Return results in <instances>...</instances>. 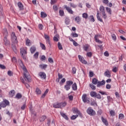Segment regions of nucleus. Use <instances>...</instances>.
Here are the masks:
<instances>
[{
	"instance_id": "38",
	"label": "nucleus",
	"mask_w": 126,
	"mask_h": 126,
	"mask_svg": "<svg viewBox=\"0 0 126 126\" xmlns=\"http://www.w3.org/2000/svg\"><path fill=\"white\" fill-rule=\"evenodd\" d=\"M41 17H42V18H45L47 17V14H46L45 12H41Z\"/></svg>"
},
{
	"instance_id": "20",
	"label": "nucleus",
	"mask_w": 126,
	"mask_h": 126,
	"mask_svg": "<svg viewBox=\"0 0 126 126\" xmlns=\"http://www.w3.org/2000/svg\"><path fill=\"white\" fill-rule=\"evenodd\" d=\"M98 81H99L98 80V79L94 78L93 79L92 83H93V84H94V85H96V84L97 85L98 84Z\"/></svg>"
},
{
	"instance_id": "54",
	"label": "nucleus",
	"mask_w": 126,
	"mask_h": 126,
	"mask_svg": "<svg viewBox=\"0 0 126 126\" xmlns=\"http://www.w3.org/2000/svg\"><path fill=\"white\" fill-rule=\"evenodd\" d=\"M111 36H112L113 40H117V36H116V34L113 33V34H112Z\"/></svg>"
},
{
	"instance_id": "27",
	"label": "nucleus",
	"mask_w": 126,
	"mask_h": 126,
	"mask_svg": "<svg viewBox=\"0 0 126 126\" xmlns=\"http://www.w3.org/2000/svg\"><path fill=\"white\" fill-rule=\"evenodd\" d=\"M75 21H76V22H77V23H79V22L81 21V19L80 18V17L77 16L75 18Z\"/></svg>"
},
{
	"instance_id": "36",
	"label": "nucleus",
	"mask_w": 126,
	"mask_h": 126,
	"mask_svg": "<svg viewBox=\"0 0 126 126\" xmlns=\"http://www.w3.org/2000/svg\"><path fill=\"white\" fill-rule=\"evenodd\" d=\"M99 10L101 13L105 12V7L103 6H101L99 8Z\"/></svg>"
},
{
	"instance_id": "19",
	"label": "nucleus",
	"mask_w": 126,
	"mask_h": 126,
	"mask_svg": "<svg viewBox=\"0 0 126 126\" xmlns=\"http://www.w3.org/2000/svg\"><path fill=\"white\" fill-rule=\"evenodd\" d=\"M60 109H62V108H63L64 107H65L66 106V102L65 101L62 102L60 103Z\"/></svg>"
},
{
	"instance_id": "55",
	"label": "nucleus",
	"mask_w": 126,
	"mask_h": 126,
	"mask_svg": "<svg viewBox=\"0 0 126 126\" xmlns=\"http://www.w3.org/2000/svg\"><path fill=\"white\" fill-rule=\"evenodd\" d=\"M78 117V115H73L71 117V120H75Z\"/></svg>"
},
{
	"instance_id": "50",
	"label": "nucleus",
	"mask_w": 126,
	"mask_h": 126,
	"mask_svg": "<svg viewBox=\"0 0 126 126\" xmlns=\"http://www.w3.org/2000/svg\"><path fill=\"white\" fill-rule=\"evenodd\" d=\"M102 14V17L104 18V19H107V15L106 14V12H104L103 13H101Z\"/></svg>"
},
{
	"instance_id": "32",
	"label": "nucleus",
	"mask_w": 126,
	"mask_h": 126,
	"mask_svg": "<svg viewBox=\"0 0 126 126\" xmlns=\"http://www.w3.org/2000/svg\"><path fill=\"white\" fill-rule=\"evenodd\" d=\"M106 10L107 12L111 15L112 14V9H111L110 8H109L108 7H106Z\"/></svg>"
},
{
	"instance_id": "43",
	"label": "nucleus",
	"mask_w": 126,
	"mask_h": 126,
	"mask_svg": "<svg viewBox=\"0 0 126 126\" xmlns=\"http://www.w3.org/2000/svg\"><path fill=\"white\" fill-rule=\"evenodd\" d=\"M95 42H96V43H98V44H102L103 43V41L100 40L99 39V38H97V37H95Z\"/></svg>"
},
{
	"instance_id": "17",
	"label": "nucleus",
	"mask_w": 126,
	"mask_h": 126,
	"mask_svg": "<svg viewBox=\"0 0 126 126\" xmlns=\"http://www.w3.org/2000/svg\"><path fill=\"white\" fill-rule=\"evenodd\" d=\"M53 107L54 108H56V109H61V106L60 104V103H55L53 104Z\"/></svg>"
},
{
	"instance_id": "12",
	"label": "nucleus",
	"mask_w": 126,
	"mask_h": 126,
	"mask_svg": "<svg viewBox=\"0 0 126 126\" xmlns=\"http://www.w3.org/2000/svg\"><path fill=\"white\" fill-rule=\"evenodd\" d=\"M106 82L105 80H102L101 81H98L97 84V87H100V86H103V85H105Z\"/></svg>"
},
{
	"instance_id": "39",
	"label": "nucleus",
	"mask_w": 126,
	"mask_h": 126,
	"mask_svg": "<svg viewBox=\"0 0 126 126\" xmlns=\"http://www.w3.org/2000/svg\"><path fill=\"white\" fill-rule=\"evenodd\" d=\"M82 18H85V19H87L88 18V14L86 13H83Z\"/></svg>"
},
{
	"instance_id": "13",
	"label": "nucleus",
	"mask_w": 126,
	"mask_h": 126,
	"mask_svg": "<svg viewBox=\"0 0 126 126\" xmlns=\"http://www.w3.org/2000/svg\"><path fill=\"white\" fill-rule=\"evenodd\" d=\"M39 76L41 77V78H42L43 79H46V73L44 72H40L38 73Z\"/></svg>"
},
{
	"instance_id": "44",
	"label": "nucleus",
	"mask_w": 126,
	"mask_h": 126,
	"mask_svg": "<svg viewBox=\"0 0 126 126\" xmlns=\"http://www.w3.org/2000/svg\"><path fill=\"white\" fill-rule=\"evenodd\" d=\"M59 14L60 16H63V15H64V12L63 10H60Z\"/></svg>"
},
{
	"instance_id": "1",
	"label": "nucleus",
	"mask_w": 126,
	"mask_h": 126,
	"mask_svg": "<svg viewBox=\"0 0 126 126\" xmlns=\"http://www.w3.org/2000/svg\"><path fill=\"white\" fill-rule=\"evenodd\" d=\"M18 63L20 66L24 71L23 74L24 78L25 81H26V82H27L28 83H29V82H31V79H30V75H29V73L28 72L26 67L25 66V65H24L23 62H22V61L21 60L19 59Z\"/></svg>"
},
{
	"instance_id": "48",
	"label": "nucleus",
	"mask_w": 126,
	"mask_h": 126,
	"mask_svg": "<svg viewBox=\"0 0 126 126\" xmlns=\"http://www.w3.org/2000/svg\"><path fill=\"white\" fill-rule=\"evenodd\" d=\"M90 87L93 90H95L96 89V86H94V85H93V84H90Z\"/></svg>"
},
{
	"instance_id": "61",
	"label": "nucleus",
	"mask_w": 126,
	"mask_h": 126,
	"mask_svg": "<svg viewBox=\"0 0 126 126\" xmlns=\"http://www.w3.org/2000/svg\"><path fill=\"white\" fill-rule=\"evenodd\" d=\"M91 104L92 106H97V103L94 100L93 101H92Z\"/></svg>"
},
{
	"instance_id": "11",
	"label": "nucleus",
	"mask_w": 126,
	"mask_h": 126,
	"mask_svg": "<svg viewBox=\"0 0 126 126\" xmlns=\"http://www.w3.org/2000/svg\"><path fill=\"white\" fill-rule=\"evenodd\" d=\"M44 38L45 40H46V42L49 44V46H51V41H50V36L49 35L45 34H44Z\"/></svg>"
},
{
	"instance_id": "15",
	"label": "nucleus",
	"mask_w": 126,
	"mask_h": 126,
	"mask_svg": "<svg viewBox=\"0 0 126 126\" xmlns=\"http://www.w3.org/2000/svg\"><path fill=\"white\" fill-rule=\"evenodd\" d=\"M82 99L84 103H87V94H83L82 96Z\"/></svg>"
},
{
	"instance_id": "9",
	"label": "nucleus",
	"mask_w": 126,
	"mask_h": 126,
	"mask_svg": "<svg viewBox=\"0 0 126 126\" xmlns=\"http://www.w3.org/2000/svg\"><path fill=\"white\" fill-rule=\"evenodd\" d=\"M96 17H97V19L98 21H99L100 22H101L102 23H104V22L103 21V20L102 19L101 16H100V13H99L98 10H97V11Z\"/></svg>"
},
{
	"instance_id": "34",
	"label": "nucleus",
	"mask_w": 126,
	"mask_h": 126,
	"mask_svg": "<svg viewBox=\"0 0 126 126\" xmlns=\"http://www.w3.org/2000/svg\"><path fill=\"white\" fill-rule=\"evenodd\" d=\"M46 119H47V117H46V116H42L40 117L39 119V121L40 122H44V121H45V120H46Z\"/></svg>"
},
{
	"instance_id": "47",
	"label": "nucleus",
	"mask_w": 126,
	"mask_h": 126,
	"mask_svg": "<svg viewBox=\"0 0 126 126\" xmlns=\"http://www.w3.org/2000/svg\"><path fill=\"white\" fill-rule=\"evenodd\" d=\"M58 47L60 50H63V45L61 44V42H58Z\"/></svg>"
},
{
	"instance_id": "33",
	"label": "nucleus",
	"mask_w": 126,
	"mask_h": 126,
	"mask_svg": "<svg viewBox=\"0 0 126 126\" xmlns=\"http://www.w3.org/2000/svg\"><path fill=\"white\" fill-rule=\"evenodd\" d=\"M12 49L13 52H14V53H15V54H16V53H17V49H16V46H15V45H14L12 44Z\"/></svg>"
},
{
	"instance_id": "62",
	"label": "nucleus",
	"mask_w": 126,
	"mask_h": 126,
	"mask_svg": "<svg viewBox=\"0 0 126 126\" xmlns=\"http://www.w3.org/2000/svg\"><path fill=\"white\" fill-rule=\"evenodd\" d=\"M65 23L66 24V25H68V24H69V19L66 18L65 19Z\"/></svg>"
},
{
	"instance_id": "5",
	"label": "nucleus",
	"mask_w": 126,
	"mask_h": 126,
	"mask_svg": "<svg viewBox=\"0 0 126 126\" xmlns=\"http://www.w3.org/2000/svg\"><path fill=\"white\" fill-rule=\"evenodd\" d=\"M8 105H9V101L6 99L4 100L0 103V106L2 108H5V107L8 106Z\"/></svg>"
},
{
	"instance_id": "2",
	"label": "nucleus",
	"mask_w": 126,
	"mask_h": 126,
	"mask_svg": "<svg viewBox=\"0 0 126 126\" xmlns=\"http://www.w3.org/2000/svg\"><path fill=\"white\" fill-rule=\"evenodd\" d=\"M20 53L21 57H23V60H26V54H27V50L26 48L23 47L20 49Z\"/></svg>"
},
{
	"instance_id": "45",
	"label": "nucleus",
	"mask_w": 126,
	"mask_h": 126,
	"mask_svg": "<svg viewBox=\"0 0 126 126\" xmlns=\"http://www.w3.org/2000/svg\"><path fill=\"white\" fill-rule=\"evenodd\" d=\"M90 20L92 22H95V19H94V16L93 15H91L90 16Z\"/></svg>"
},
{
	"instance_id": "35",
	"label": "nucleus",
	"mask_w": 126,
	"mask_h": 126,
	"mask_svg": "<svg viewBox=\"0 0 126 126\" xmlns=\"http://www.w3.org/2000/svg\"><path fill=\"white\" fill-rule=\"evenodd\" d=\"M53 40L55 42L59 41V34H56L54 37Z\"/></svg>"
},
{
	"instance_id": "60",
	"label": "nucleus",
	"mask_w": 126,
	"mask_h": 126,
	"mask_svg": "<svg viewBox=\"0 0 126 126\" xmlns=\"http://www.w3.org/2000/svg\"><path fill=\"white\" fill-rule=\"evenodd\" d=\"M71 35H72V37H74L75 38L78 37V34L76 33H72Z\"/></svg>"
},
{
	"instance_id": "64",
	"label": "nucleus",
	"mask_w": 126,
	"mask_h": 126,
	"mask_svg": "<svg viewBox=\"0 0 126 126\" xmlns=\"http://www.w3.org/2000/svg\"><path fill=\"white\" fill-rule=\"evenodd\" d=\"M7 115H8V116L10 117V118H12V113L9 112V111H7L6 113Z\"/></svg>"
},
{
	"instance_id": "6",
	"label": "nucleus",
	"mask_w": 126,
	"mask_h": 126,
	"mask_svg": "<svg viewBox=\"0 0 126 126\" xmlns=\"http://www.w3.org/2000/svg\"><path fill=\"white\" fill-rule=\"evenodd\" d=\"M64 8H65L66 10L68 12V13H70V14H73V11H72V9L70 7L67 6V5H64Z\"/></svg>"
},
{
	"instance_id": "40",
	"label": "nucleus",
	"mask_w": 126,
	"mask_h": 126,
	"mask_svg": "<svg viewBox=\"0 0 126 126\" xmlns=\"http://www.w3.org/2000/svg\"><path fill=\"white\" fill-rule=\"evenodd\" d=\"M3 33L5 36H6L7 37V34H8V32H7V30H6V29H4L3 30Z\"/></svg>"
},
{
	"instance_id": "31",
	"label": "nucleus",
	"mask_w": 126,
	"mask_h": 126,
	"mask_svg": "<svg viewBox=\"0 0 126 126\" xmlns=\"http://www.w3.org/2000/svg\"><path fill=\"white\" fill-rule=\"evenodd\" d=\"M22 82H23V83H24V84L25 85L26 88H29L30 87V85H29V84L27 83H25V81H24V79H22Z\"/></svg>"
},
{
	"instance_id": "3",
	"label": "nucleus",
	"mask_w": 126,
	"mask_h": 126,
	"mask_svg": "<svg viewBox=\"0 0 126 126\" xmlns=\"http://www.w3.org/2000/svg\"><path fill=\"white\" fill-rule=\"evenodd\" d=\"M11 38L12 42L13 44H17L18 43V40H17V37L15 36V32H12L11 34Z\"/></svg>"
},
{
	"instance_id": "49",
	"label": "nucleus",
	"mask_w": 126,
	"mask_h": 126,
	"mask_svg": "<svg viewBox=\"0 0 126 126\" xmlns=\"http://www.w3.org/2000/svg\"><path fill=\"white\" fill-rule=\"evenodd\" d=\"M72 72L73 74H75L76 73V68L73 67L72 68Z\"/></svg>"
},
{
	"instance_id": "41",
	"label": "nucleus",
	"mask_w": 126,
	"mask_h": 126,
	"mask_svg": "<svg viewBox=\"0 0 126 126\" xmlns=\"http://www.w3.org/2000/svg\"><path fill=\"white\" fill-rule=\"evenodd\" d=\"M70 6L71 7H72L73 8H76V7H77V5L73 3H69Z\"/></svg>"
},
{
	"instance_id": "7",
	"label": "nucleus",
	"mask_w": 126,
	"mask_h": 126,
	"mask_svg": "<svg viewBox=\"0 0 126 126\" xmlns=\"http://www.w3.org/2000/svg\"><path fill=\"white\" fill-rule=\"evenodd\" d=\"M78 58L80 62H81L82 63H84V64H87V61H86V60L84 59V58H83V57L81 56V55H78Z\"/></svg>"
},
{
	"instance_id": "28",
	"label": "nucleus",
	"mask_w": 126,
	"mask_h": 126,
	"mask_svg": "<svg viewBox=\"0 0 126 126\" xmlns=\"http://www.w3.org/2000/svg\"><path fill=\"white\" fill-rule=\"evenodd\" d=\"M15 94V91H14V90H12L9 92V95H10V97H13V96H14V95Z\"/></svg>"
},
{
	"instance_id": "14",
	"label": "nucleus",
	"mask_w": 126,
	"mask_h": 126,
	"mask_svg": "<svg viewBox=\"0 0 126 126\" xmlns=\"http://www.w3.org/2000/svg\"><path fill=\"white\" fill-rule=\"evenodd\" d=\"M73 112L74 114H77L79 116H82V114L81 113L80 111L77 108H74Z\"/></svg>"
},
{
	"instance_id": "26",
	"label": "nucleus",
	"mask_w": 126,
	"mask_h": 126,
	"mask_svg": "<svg viewBox=\"0 0 126 126\" xmlns=\"http://www.w3.org/2000/svg\"><path fill=\"white\" fill-rule=\"evenodd\" d=\"M35 92H36V94L37 95H40L42 93V92L41 91V90H40V89H39L38 88H36V89L35 90Z\"/></svg>"
},
{
	"instance_id": "51",
	"label": "nucleus",
	"mask_w": 126,
	"mask_h": 126,
	"mask_svg": "<svg viewBox=\"0 0 126 126\" xmlns=\"http://www.w3.org/2000/svg\"><path fill=\"white\" fill-rule=\"evenodd\" d=\"M64 89H65V90H66V91H68V90L70 89V87L69 86H67V85H65L64 86Z\"/></svg>"
},
{
	"instance_id": "52",
	"label": "nucleus",
	"mask_w": 126,
	"mask_h": 126,
	"mask_svg": "<svg viewBox=\"0 0 126 126\" xmlns=\"http://www.w3.org/2000/svg\"><path fill=\"white\" fill-rule=\"evenodd\" d=\"M95 98H97V99H102V96H101V95L99 94H96Z\"/></svg>"
},
{
	"instance_id": "46",
	"label": "nucleus",
	"mask_w": 126,
	"mask_h": 126,
	"mask_svg": "<svg viewBox=\"0 0 126 126\" xmlns=\"http://www.w3.org/2000/svg\"><path fill=\"white\" fill-rule=\"evenodd\" d=\"M125 118V115L123 114H120L119 115V120H123Z\"/></svg>"
},
{
	"instance_id": "59",
	"label": "nucleus",
	"mask_w": 126,
	"mask_h": 126,
	"mask_svg": "<svg viewBox=\"0 0 126 126\" xmlns=\"http://www.w3.org/2000/svg\"><path fill=\"white\" fill-rule=\"evenodd\" d=\"M110 114L111 115V116H112V117H114V116H115V111L111 110L110 111Z\"/></svg>"
},
{
	"instance_id": "24",
	"label": "nucleus",
	"mask_w": 126,
	"mask_h": 126,
	"mask_svg": "<svg viewBox=\"0 0 126 126\" xmlns=\"http://www.w3.org/2000/svg\"><path fill=\"white\" fill-rule=\"evenodd\" d=\"M72 84H73V82H72V81H66V85L68 86H70V87Z\"/></svg>"
},
{
	"instance_id": "37",
	"label": "nucleus",
	"mask_w": 126,
	"mask_h": 126,
	"mask_svg": "<svg viewBox=\"0 0 126 126\" xmlns=\"http://www.w3.org/2000/svg\"><path fill=\"white\" fill-rule=\"evenodd\" d=\"M96 92H91L90 94L91 97H96Z\"/></svg>"
},
{
	"instance_id": "21",
	"label": "nucleus",
	"mask_w": 126,
	"mask_h": 126,
	"mask_svg": "<svg viewBox=\"0 0 126 126\" xmlns=\"http://www.w3.org/2000/svg\"><path fill=\"white\" fill-rule=\"evenodd\" d=\"M60 114L61 116H62V117H63L64 119H65V120L68 121V117H67V116H66L65 114L63 113V112H61Z\"/></svg>"
},
{
	"instance_id": "57",
	"label": "nucleus",
	"mask_w": 126,
	"mask_h": 126,
	"mask_svg": "<svg viewBox=\"0 0 126 126\" xmlns=\"http://www.w3.org/2000/svg\"><path fill=\"white\" fill-rule=\"evenodd\" d=\"M34 58L35 59H38V57H39V52L35 53L33 55Z\"/></svg>"
},
{
	"instance_id": "4",
	"label": "nucleus",
	"mask_w": 126,
	"mask_h": 126,
	"mask_svg": "<svg viewBox=\"0 0 126 126\" xmlns=\"http://www.w3.org/2000/svg\"><path fill=\"white\" fill-rule=\"evenodd\" d=\"M87 113L90 116H95L96 115V112L92 109V107H89L87 109Z\"/></svg>"
},
{
	"instance_id": "25",
	"label": "nucleus",
	"mask_w": 126,
	"mask_h": 126,
	"mask_svg": "<svg viewBox=\"0 0 126 126\" xmlns=\"http://www.w3.org/2000/svg\"><path fill=\"white\" fill-rule=\"evenodd\" d=\"M72 88L74 91H75V90H77V85H76V83H74L72 85Z\"/></svg>"
},
{
	"instance_id": "56",
	"label": "nucleus",
	"mask_w": 126,
	"mask_h": 126,
	"mask_svg": "<svg viewBox=\"0 0 126 126\" xmlns=\"http://www.w3.org/2000/svg\"><path fill=\"white\" fill-rule=\"evenodd\" d=\"M26 45L27 46H30L31 45V42H30V40H29V39H28L26 40Z\"/></svg>"
},
{
	"instance_id": "22",
	"label": "nucleus",
	"mask_w": 126,
	"mask_h": 126,
	"mask_svg": "<svg viewBox=\"0 0 126 126\" xmlns=\"http://www.w3.org/2000/svg\"><path fill=\"white\" fill-rule=\"evenodd\" d=\"M89 47L90 46L88 44H86L85 45H84V50L85 51V52H88V49H89Z\"/></svg>"
},
{
	"instance_id": "63",
	"label": "nucleus",
	"mask_w": 126,
	"mask_h": 126,
	"mask_svg": "<svg viewBox=\"0 0 126 126\" xmlns=\"http://www.w3.org/2000/svg\"><path fill=\"white\" fill-rule=\"evenodd\" d=\"M68 99L70 101H73V96H72V95H69Z\"/></svg>"
},
{
	"instance_id": "18",
	"label": "nucleus",
	"mask_w": 126,
	"mask_h": 126,
	"mask_svg": "<svg viewBox=\"0 0 126 126\" xmlns=\"http://www.w3.org/2000/svg\"><path fill=\"white\" fill-rule=\"evenodd\" d=\"M104 75L105 76H106V77H111V73H110V71H109V70H106L104 72Z\"/></svg>"
},
{
	"instance_id": "42",
	"label": "nucleus",
	"mask_w": 126,
	"mask_h": 126,
	"mask_svg": "<svg viewBox=\"0 0 126 126\" xmlns=\"http://www.w3.org/2000/svg\"><path fill=\"white\" fill-rule=\"evenodd\" d=\"M40 47L41 48L42 50H46V46H45V44L42 43H40Z\"/></svg>"
},
{
	"instance_id": "30",
	"label": "nucleus",
	"mask_w": 126,
	"mask_h": 126,
	"mask_svg": "<svg viewBox=\"0 0 126 126\" xmlns=\"http://www.w3.org/2000/svg\"><path fill=\"white\" fill-rule=\"evenodd\" d=\"M47 66H48V65L45 64H42L39 65V67L42 69H45V68H47Z\"/></svg>"
},
{
	"instance_id": "16",
	"label": "nucleus",
	"mask_w": 126,
	"mask_h": 126,
	"mask_svg": "<svg viewBox=\"0 0 126 126\" xmlns=\"http://www.w3.org/2000/svg\"><path fill=\"white\" fill-rule=\"evenodd\" d=\"M101 121L102 123H103L104 125H105V126H109V123H108V121L106 119H105L104 118V117H101Z\"/></svg>"
},
{
	"instance_id": "10",
	"label": "nucleus",
	"mask_w": 126,
	"mask_h": 126,
	"mask_svg": "<svg viewBox=\"0 0 126 126\" xmlns=\"http://www.w3.org/2000/svg\"><path fill=\"white\" fill-rule=\"evenodd\" d=\"M17 5L20 10H23L24 9V5H23V4L21 1H19L17 3Z\"/></svg>"
},
{
	"instance_id": "58",
	"label": "nucleus",
	"mask_w": 126,
	"mask_h": 126,
	"mask_svg": "<svg viewBox=\"0 0 126 126\" xmlns=\"http://www.w3.org/2000/svg\"><path fill=\"white\" fill-rule=\"evenodd\" d=\"M92 52H88L87 53V57H88L89 58H91L92 57Z\"/></svg>"
},
{
	"instance_id": "8",
	"label": "nucleus",
	"mask_w": 126,
	"mask_h": 126,
	"mask_svg": "<svg viewBox=\"0 0 126 126\" xmlns=\"http://www.w3.org/2000/svg\"><path fill=\"white\" fill-rule=\"evenodd\" d=\"M3 41L5 46H9V45H10V42L7 39V37L6 36H4Z\"/></svg>"
},
{
	"instance_id": "53",
	"label": "nucleus",
	"mask_w": 126,
	"mask_h": 126,
	"mask_svg": "<svg viewBox=\"0 0 126 126\" xmlns=\"http://www.w3.org/2000/svg\"><path fill=\"white\" fill-rule=\"evenodd\" d=\"M58 9H59L58 6H57L56 5H53V10H54V11H58Z\"/></svg>"
},
{
	"instance_id": "23",
	"label": "nucleus",
	"mask_w": 126,
	"mask_h": 126,
	"mask_svg": "<svg viewBox=\"0 0 126 126\" xmlns=\"http://www.w3.org/2000/svg\"><path fill=\"white\" fill-rule=\"evenodd\" d=\"M31 53L32 54H34L36 52V47L34 46H32L30 49Z\"/></svg>"
},
{
	"instance_id": "29",
	"label": "nucleus",
	"mask_w": 126,
	"mask_h": 126,
	"mask_svg": "<svg viewBox=\"0 0 126 126\" xmlns=\"http://www.w3.org/2000/svg\"><path fill=\"white\" fill-rule=\"evenodd\" d=\"M15 98L16 99H21V98H22V95L20 93H18L16 95Z\"/></svg>"
}]
</instances>
